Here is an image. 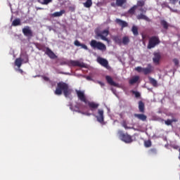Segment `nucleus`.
Segmentation results:
<instances>
[{"mask_svg":"<svg viewBox=\"0 0 180 180\" xmlns=\"http://www.w3.org/2000/svg\"><path fill=\"white\" fill-rule=\"evenodd\" d=\"M63 92L64 96L65 98H68L71 94H72V89H70L68 84L65 82H60L57 84L56 89L54 91L55 95H63Z\"/></svg>","mask_w":180,"mask_h":180,"instance_id":"obj_1","label":"nucleus"},{"mask_svg":"<svg viewBox=\"0 0 180 180\" xmlns=\"http://www.w3.org/2000/svg\"><path fill=\"white\" fill-rule=\"evenodd\" d=\"M93 50H99L100 51H106V45L105 44L98 41L95 39H92L89 43Z\"/></svg>","mask_w":180,"mask_h":180,"instance_id":"obj_2","label":"nucleus"},{"mask_svg":"<svg viewBox=\"0 0 180 180\" xmlns=\"http://www.w3.org/2000/svg\"><path fill=\"white\" fill-rule=\"evenodd\" d=\"M96 39H101V40H103L104 41H109V39L107 38L108 36H109V30H104L103 31L96 30Z\"/></svg>","mask_w":180,"mask_h":180,"instance_id":"obj_3","label":"nucleus"},{"mask_svg":"<svg viewBox=\"0 0 180 180\" xmlns=\"http://www.w3.org/2000/svg\"><path fill=\"white\" fill-rule=\"evenodd\" d=\"M160 43H161L160 38L158 36H153L149 39L147 49L151 50V49H154V47L160 44Z\"/></svg>","mask_w":180,"mask_h":180,"instance_id":"obj_4","label":"nucleus"},{"mask_svg":"<svg viewBox=\"0 0 180 180\" xmlns=\"http://www.w3.org/2000/svg\"><path fill=\"white\" fill-rule=\"evenodd\" d=\"M120 139L124 141V143H133V139H131V136L128 134L123 133L122 131H118Z\"/></svg>","mask_w":180,"mask_h":180,"instance_id":"obj_5","label":"nucleus"},{"mask_svg":"<svg viewBox=\"0 0 180 180\" xmlns=\"http://www.w3.org/2000/svg\"><path fill=\"white\" fill-rule=\"evenodd\" d=\"M66 64H68V65H71L72 67H85L84 63H82L78 60H70L68 63L63 61L60 63V65H66Z\"/></svg>","mask_w":180,"mask_h":180,"instance_id":"obj_6","label":"nucleus"},{"mask_svg":"<svg viewBox=\"0 0 180 180\" xmlns=\"http://www.w3.org/2000/svg\"><path fill=\"white\" fill-rule=\"evenodd\" d=\"M97 63L102 65V67H104V68H106L107 70H110V66H109V62L108 61V60L103 58L98 57Z\"/></svg>","mask_w":180,"mask_h":180,"instance_id":"obj_7","label":"nucleus"},{"mask_svg":"<svg viewBox=\"0 0 180 180\" xmlns=\"http://www.w3.org/2000/svg\"><path fill=\"white\" fill-rule=\"evenodd\" d=\"M22 33L24 36L28 39H32V37H33V31H32V29H30V27L29 26H25L22 28Z\"/></svg>","mask_w":180,"mask_h":180,"instance_id":"obj_8","label":"nucleus"},{"mask_svg":"<svg viewBox=\"0 0 180 180\" xmlns=\"http://www.w3.org/2000/svg\"><path fill=\"white\" fill-rule=\"evenodd\" d=\"M76 94L77 95V98L81 102H84V103H87L88 101L86 100V96H85V92L81 90H76Z\"/></svg>","mask_w":180,"mask_h":180,"instance_id":"obj_9","label":"nucleus"},{"mask_svg":"<svg viewBox=\"0 0 180 180\" xmlns=\"http://www.w3.org/2000/svg\"><path fill=\"white\" fill-rule=\"evenodd\" d=\"M45 54H46V56H48V57L52 60H54L57 58L56 53H54V52H53V51H51V49H50L49 47L46 48Z\"/></svg>","mask_w":180,"mask_h":180,"instance_id":"obj_10","label":"nucleus"},{"mask_svg":"<svg viewBox=\"0 0 180 180\" xmlns=\"http://www.w3.org/2000/svg\"><path fill=\"white\" fill-rule=\"evenodd\" d=\"M98 116H96L97 122L99 123H103L104 117H103V110L98 109Z\"/></svg>","mask_w":180,"mask_h":180,"instance_id":"obj_11","label":"nucleus"},{"mask_svg":"<svg viewBox=\"0 0 180 180\" xmlns=\"http://www.w3.org/2000/svg\"><path fill=\"white\" fill-rule=\"evenodd\" d=\"M105 79L108 84H109V85H111V86H119V84L115 82V81H113V79H112V77L107 75L105 76Z\"/></svg>","mask_w":180,"mask_h":180,"instance_id":"obj_12","label":"nucleus"},{"mask_svg":"<svg viewBox=\"0 0 180 180\" xmlns=\"http://www.w3.org/2000/svg\"><path fill=\"white\" fill-rule=\"evenodd\" d=\"M116 23H117V25H119L120 26H121L122 29H124V27H127V26H129V24L127 23V22L122 20L121 19L117 18L115 20Z\"/></svg>","mask_w":180,"mask_h":180,"instance_id":"obj_13","label":"nucleus"},{"mask_svg":"<svg viewBox=\"0 0 180 180\" xmlns=\"http://www.w3.org/2000/svg\"><path fill=\"white\" fill-rule=\"evenodd\" d=\"M88 106L91 110L94 111L99 108V104L95 102H88Z\"/></svg>","mask_w":180,"mask_h":180,"instance_id":"obj_14","label":"nucleus"},{"mask_svg":"<svg viewBox=\"0 0 180 180\" xmlns=\"http://www.w3.org/2000/svg\"><path fill=\"white\" fill-rule=\"evenodd\" d=\"M134 117L139 119V120H141L142 122H147V115L144 114H134Z\"/></svg>","mask_w":180,"mask_h":180,"instance_id":"obj_15","label":"nucleus"},{"mask_svg":"<svg viewBox=\"0 0 180 180\" xmlns=\"http://www.w3.org/2000/svg\"><path fill=\"white\" fill-rule=\"evenodd\" d=\"M74 44L76 46V47H81V49H84V50L88 51V46L85 45V44H81V42H79L78 40H75L74 41Z\"/></svg>","mask_w":180,"mask_h":180,"instance_id":"obj_16","label":"nucleus"},{"mask_svg":"<svg viewBox=\"0 0 180 180\" xmlns=\"http://www.w3.org/2000/svg\"><path fill=\"white\" fill-rule=\"evenodd\" d=\"M160 60H161V54L160 53H155L153 58V63L155 64H159Z\"/></svg>","mask_w":180,"mask_h":180,"instance_id":"obj_17","label":"nucleus"},{"mask_svg":"<svg viewBox=\"0 0 180 180\" xmlns=\"http://www.w3.org/2000/svg\"><path fill=\"white\" fill-rule=\"evenodd\" d=\"M65 13V10H60L59 12H55L51 14L52 18H60V16H63Z\"/></svg>","mask_w":180,"mask_h":180,"instance_id":"obj_18","label":"nucleus"},{"mask_svg":"<svg viewBox=\"0 0 180 180\" xmlns=\"http://www.w3.org/2000/svg\"><path fill=\"white\" fill-rule=\"evenodd\" d=\"M136 18L138 19V20H141L142 19L143 20H146V22H150V18H148V17L143 13L139 14L136 16Z\"/></svg>","mask_w":180,"mask_h":180,"instance_id":"obj_19","label":"nucleus"},{"mask_svg":"<svg viewBox=\"0 0 180 180\" xmlns=\"http://www.w3.org/2000/svg\"><path fill=\"white\" fill-rule=\"evenodd\" d=\"M152 71H153V68L151 67V65H148V68H143V72L145 75L151 74Z\"/></svg>","mask_w":180,"mask_h":180,"instance_id":"obj_20","label":"nucleus"},{"mask_svg":"<svg viewBox=\"0 0 180 180\" xmlns=\"http://www.w3.org/2000/svg\"><path fill=\"white\" fill-rule=\"evenodd\" d=\"M148 79H149L150 84H151L153 86H154L155 88H157V86H158V82H157V80H155V79L149 77Z\"/></svg>","mask_w":180,"mask_h":180,"instance_id":"obj_21","label":"nucleus"},{"mask_svg":"<svg viewBox=\"0 0 180 180\" xmlns=\"http://www.w3.org/2000/svg\"><path fill=\"white\" fill-rule=\"evenodd\" d=\"M139 112L141 113H144L145 105H144V103H143V101H141L139 102Z\"/></svg>","mask_w":180,"mask_h":180,"instance_id":"obj_22","label":"nucleus"},{"mask_svg":"<svg viewBox=\"0 0 180 180\" xmlns=\"http://www.w3.org/2000/svg\"><path fill=\"white\" fill-rule=\"evenodd\" d=\"M112 40L116 43L117 44H119L120 46H122V38L119 36H115L112 38Z\"/></svg>","mask_w":180,"mask_h":180,"instance_id":"obj_23","label":"nucleus"},{"mask_svg":"<svg viewBox=\"0 0 180 180\" xmlns=\"http://www.w3.org/2000/svg\"><path fill=\"white\" fill-rule=\"evenodd\" d=\"M130 43V38L129 37L125 36L122 39V44H124V46H127Z\"/></svg>","mask_w":180,"mask_h":180,"instance_id":"obj_24","label":"nucleus"},{"mask_svg":"<svg viewBox=\"0 0 180 180\" xmlns=\"http://www.w3.org/2000/svg\"><path fill=\"white\" fill-rule=\"evenodd\" d=\"M22 62L23 60H22V58H18L15 59V65H16L18 68H20V67H22Z\"/></svg>","mask_w":180,"mask_h":180,"instance_id":"obj_25","label":"nucleus"},{"mask_svg":"<svg viewBox=\"0 0 180 180\" xmlns=\"http://www.w3.org/2000/svg\"><path fill=\"white\" fill-rule=\"evenodd\" d=\"M41 5H49L53 2V0H37Z\"/></svg>","mask_w":180,"mask_h":180,"instance_id":"obj_26","label":"nucleus"},{"mask_svg":"<svg viewBox=\"0 0 180 180\" xmlns=\"http://www.w3.org/2000/svg\"><path fill=\"white\" fill-rule=\"evenodd\" d=\"M160 25L162 26L163 28H165L166 30H167L168 27H169V24L165 20H160Z\"/></svg>","mask_w":180,"mask_h":180,"instance_id":"obj_27","label":"nucleus"},{"mask_svg":"<svg viewBox=\"0 0 180 180\" xmlns=\"http://www.w3.org/2000/svg\"><path fill=\"white\" fill-rule=\"evenodd\" d=\"M139 79H140V77L139 76H135V77H132L129 80L130 85H134V84H136V82H138Z\"/></svg>","mask_w":180,"mask_h":180,"instance_id":"obj_28","label":"nucleus"},{"mask_svg":"<svg viewBox=\"0 0 180 180\" xmlns=\"http://www.w3.org/2000/svg\"><path fill=\"white\" fill-rule=\"evenodd\" d=\"M131 32L134 36H139V28L136 25L132 27Z\"/></svg>","mask_w":180,"mask_h":180,"instance_id":"obj_29","label":"nucleus"},{"mask_svg":"<svg viewBox=\"0 0 180 180\" xmlns=\"http://www.w3.org/2000/svg\"><path fill=\"white\" fill-rule=\"evenodd\" d=\"M144 5H146V1H144V0H139L137 1L136 5H135V6H137V8H143Z\"/></svg>","mask_w":180,"mask_h":180,"instance_id":"obj_30","label":"nucleus"},{"mask_svg":"<svg viewBox=\"0 0 180 180\" xmlns=\"http://www.w3.org/2000/svg\"><path fill=\"white\" fill-rule=\"evenodd\" d=\"M137 9V6L134 5V6H132L129 11H128V13H129V15H134V13H136V10Z\"/></svg>","mask_w":180,"mask_h":180,"instance_id":"obj_31","label":"nucleus"},{"mask_svg":"<svg viewBox=\"0 0 180 180\" xmlns=\"http://www.w3.org/2000/svg\"><path fill=\"white\" fill-rule=\"evenodd\" d=\"M83 5L84 8H91L92 6V0H86Z\"/></svg>","mask_w":180,"mask_h":180,"instance_id":"obj_32","label":"nucleus"},{"mask_svg":"<svg viewBox=\"0 0 180 180\" xmlns=\"http://www.w3.org/2000/svg\"><path fill=\"white\" fill-rule=\"evenodd\" d=\"M126 2H127V0H117L116 5L117 6H123Z\"/></svg>","mask_w":180,"mask_h":180,"instance_id":"obj_33","label":"nucleus"},{"mask_svg":"<svg viewBox=\"0 0 180 180\" xmlns=\"http://www.w3.org/2000/svg\"><path fill=\"white\" fill-rule=\"evenodd\" d=\"M20 18H16L15 19L13 22H12V26H20Z\"/></svg>","mask_w":180,"mask_h":180,"instance_id":"obj_34","label":"nucleus"},{"mask_svg":"<svg viewBox=\"0 0 180 180\" xmlns=\"http://www.w3.org/2000/svg\"><path fill=\"white\" fill-rule=\"evenodd\" d=\"M148 153L149 155H155L157 154V149L155 148H150L148 151Z\"/></svg>","mask_w":180,"mask_h":180,"instance_id":"obj_35","label":"nucleus"},{"mask_svg":"<svg viewBox=\"0 0 180 180\" xmlns=\"http://www.w3.org/2000/svg\"><path fill=\"white\" fill-rule=\"evenodd\" d=\"M173 122H175V120H167L165 121V124H167V126H171V124H172Z\"/></svg>","mask_w":180,"mask_h":180,"instance_id":"obj_36","label":"nucleus"},{"mask_svg":"<svg viewBox=\"0 0 180 180\" xmlns=\"http://www.w3.org/2000/svg\"><path fill=\"white\" fill-rule=\"evenodd\" d=\"M144 146H145V147H146V148H148V147H151V141H150V140L146 141L144 142Z\"/></svg>","mask_w":180,"mask_h":180,"instance_id":"obj_37","label":"nucleus"},{"mask_svg":"<svg viewBox=\"0 0 180 180\" xmlns=\"http://www.w3.org/2000/svg\"><path fill=\"white\" fill-rule=\"evenodd\" d=\"M131 93L135 95V98H140L141 96V94L139 91H132Z\"/></svg>","mask_w":180,"mask_h":180,"instance_id":"obj_38","label":"nucleus"},{"mask_svg":"<svg viewBox=\"0 0 180 180\" xmlns=\"http://www.w3.org/2000/svg\"><path fill=\"white\" fill-rule=\"evenodd\" d=\"M143 68H141L140 66H138L135 68V70L137 71V72H143Z\"/></svg>","mask_w":180,"mask_h":180,"instance_id":"obj_39","label":"nucleus"},{"mask_svg":"<svg viewBox=\"0 0 180 180\" xmlns=\"http://www.w3.org/2000/svg\"><path fill=\"white\" fill-rule=\"evenodd\" d=\"M78 113H82V115H85L86 116H91V113H89V112H82L81 110H78L77 111Z\"/></svg>","mask_w":180,"mask_h":180,"instance_id":"obj_40","label":"nucleus"},{"mask_svg":"<svg viewBox=\"0 0 180 180\" xmlns=\"http://www.w3.org/2000/svg\"><path fill=\"white\" fill-rule=\"evenodd\" d=\"M173 63H174L175 65H179V60L176 58L173 59Z\"/></svg>","mask_w":180,"mask_h":180,"instance_id":"obj_41","label":"nucleus"},{"mask_svg":"<svg viewBox=\"0 0 180 180\" xmlns=\"http://www.w3.org/2000/svg\"><path fill=\"white\" fill-rule=\"evenodd\" d=\"M122 126L123 127H124V129H130V127H127V123L126 122V121H123Z\"/></svg>","mask_w":180,"mask_h":180,"instance_id":"obj_42","label":"nucleus"},{"mask_svg":"<svg viewBox=\"0 0 180 180\" xmlns=\"http://www.w3.org/2000/svg\"><path fill=\"white\" fill-rule=\"evenodd\" d=\"M42 78H43L44 81H46V82H50V78H49L48 77L43 76Z\"/></svg>","mask_w":180,"mask_h":180,"instance_id":"obj_43","label":"nucleus"},{"mask_svg":"<svg viewBox=\"0 0 180 180\" xmlns=\"http://www.w3.org/2000/svg\"><path fill=\"white\" fill-rule=\"evenodd\" d=\"M170 4H172V5H175L176 2H178V0H169Z\"/></svg>","mask_w":180,"mask_h":180,"instance_id":"obj_44","label":"nucleus"},{"mask_svg":"<svg viewBox=\"0 0 180 180\" xmlns=\"http://www.w3.org/2000/svg\"><path fill=\"white\" fill-rule=\"evenodd\" d=\"M139 11H140V12H142V13H146V12H147V10H145V9L143 8H139Z\"/></svg>","mask_w":180,"mask_h":180,"instance_id":"obj_45","label":"nucleus"},{"mask_svg":"<svg viewBox=\"0 0 180 180\" xmlns=\"http://www.w3.org/2000/svg\"><path fill=\"white\" fill-rule=\"evenodd\" d=\"M98 84H99V85H101V86H105V83L102 82H98Z\"/></svg>","mask_w":180,"mask_h":180,"instance_id":"obj_46","label":"nucleus"},{"mask_svg":"<svg viewBox=\"0 0 180 180\" xmlns=\"http://www.w3.org/2000/svg\"><path fill=\"white\" fill-rule=\"evenodd\" d=\"M18 71L20 74H23V70L22 69H18Z\"/></svg>","mask_w":180,"mask_h":180,"instance_id":"obj_47","label":"nucleus"},{"mask_svg":"<svg viewBox=\"0 0 180 180\" xmlns=\"http://www.w3.org/2000/svg\"><path fill=\"white\" fill-rule=\"evenodd\" d=\"M174 148L175 150H178V148H179V146H176L174 147Z\"/></svg>","mask_w":180,"mask_h":180,"instance_id":"obj_48","label":"nucleus"},{"mask_svg":"<svg viewBox=\"0 0 180 180\" xmlns=\"http://www.w3.org/2000/svg\"><path fill=\"white\" fill-rule=\"evenodd\" d=\"M87 79H91V77H87Z\"/></svg>","mask_w":180,"mask_h":180,"instance_id":"obj_49","label":"nucleus"}]
</instances>
